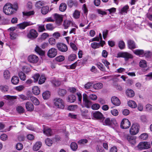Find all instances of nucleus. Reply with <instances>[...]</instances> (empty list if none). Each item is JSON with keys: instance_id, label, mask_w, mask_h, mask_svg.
I'll use <instances>...</instances> for the list:
<instances>
[{"instance_id": "1", "label": "nucleus", "mask_w": 152, "mask_h": 152, "mask_svg": "<svg viewBox=\"0 0 152 152\" xmlns=\"http://www.w3.org/2000/svg\"><path fill=\"white\" fill-rule=\"evenodd\" d=\"M18 4L15 3L13 4L11 3H7L3 7V12L6 15H11L15 11L17 10Z\"/></svg>"}, {"instance_id": "2", "label": "nucleus", "mask_w": 152, "mask_h": 152, "mask_svg": "<svg viewBox=\"0 0 152 152\" xmlns=\"http://www.w3.org/2000/svg\"><path fill=\"white\" fill-rule=\"evenodd\" d=\"M53 103L56 107L61 109L64 107V103L63 100L60 98H56L53 100Z\"/></svg>"}, {"instance_id": "3", "label": "nucleus", "mask_w": 152, "mask_h": 152, "mask_svg": "<svg viewBox=\"0 0 152 152\" xmlns=\"http://www.w3.org/2000/svg\"><path fill=\"white\" fill-rule=\"evenodd\" d=\"M138 149L140 150L148 149L151 147V145L150 142L144 141L140 142L137 146Z\"/></svg>"}, {"instance_id": "4", "label": "nucleus", "mask_w": 152, "mask_h": 152, "mask_svg": "<svg viewBox=\"0 0 152 152\" xmlns=\"http://www.w3.org/2000/svg\"><path fill=\"white\" fill-rule=\"evenodd\" d=\"M117 57L124 58L126 60H127L129 58H132L133 56L132 55L127 52H120L118 53Z\"/></svg>"}, {"instance_id": "5", "label": "nucleus", "mask_w": 152, "mask_h": 152, "mask_svg": "<svg viewBox=\"0 0 152 152\" xmlns=\"http://www.w3.org/2000/svg\"><path fill=\"white\" fill-rule=\"evenodd\" d=\"M139 131V125L137 124H133L130 129V133L132 135H135Z\"/></svg>"}, {"instance_id": "6", "label": "nucleus", "mask_w": 152, "mask_h": 152, "mask_svg": "<svg viewBox=\"0 0 152 152\" xmlns=\"http://www.w3.org/2000/svg\"><path fill=\"white\" fill-rule=\"evenodd\" d=\"M130 125V122L126 118L123 119L121 123V127L123 129H128Z\"/></svg>"}, {"instance_id": "7", "label": "nucleus", "mask_w": 152, "mask_h": 152, "mask_svg": "<svg viewBox=\"0 0 152 152\" xmlns=\"http://www.w3.org/2000/svg\"><path fill=\"white\" fill-rule=\"evenodd\" d=\"M83 102L85 106L88 108H90L91 104V103L88 99L87 95L86 94H83Z\"/></svg>"}, {"instance_id": "8", "label": "nucleus", "mask_w": 152, "mask_h": 152, "mask_svg": "<svg viewBox=\"0 0 152 152\" xmlns=\"http://www.w3.org/2000/svg\"><path fill=\"white\" fill-rule=\"evenodd\" d=\"M57 47L60 51L64 52H66L68 50V47L67 45L63 43H58L56 45Z\"/></svg>"}, {"instance_id": "9", "label": "nucleus", "mask_w": 152, "mask_h": 152, "mask_svg": "<svg viewBox=\"0 0 152 152\" xmlns=\"http://www.w3.org/2000/svg\"><path fill=\"white\" fill-rule=\"evenodd\" d=\"M38 36V34L37 32L34 29H31L27 35L28 38L32 39L36 38Z\"/></svg>"}, {"instance_id": "10", "label": "nucleus", "mask_w": 152, "mask_h": 152, "mask_svg": "<svg viewBox=\"0 0 152 152\" xmlns=\"http://www.w3.org/2000/svg\"><path fill=\"white\" fill-rule=\"evenodd\" d=\"M93 116L97 120H100L101 121H102L104 119L103 114L99 111H96L93 113Z\"/></svg>"}, {"instance_id": "11", "label": "nucleus", "mask_w": 152, "mask_h": 152, "mask_svg": "<svg viewBox=\"0 0 152 152\" xmlns=\"http://www.w3.org/2000/svg\"><path fill=\"white\" fill-rule=\"evenodd\" d=\"M57 51L56 49L54 48H52L48 52V56L51 58H54L57 54Z\"/></svg>"}, {"instance_id": "12", "label": "nucleus", "mask_w": 152, "mask_h": 152, "mask_svg": "<svg viewBox=\"0 0 152 152\" xmlns=\"http://www.w3.org/2000/svg\"><path fill=\"white\" fill-rule=\"evenodd\" d=\"M34 24V23H33L30 21H26L18 24L17 26H19L20 29H24L26 27Z\"/></svg>"}, {"instance_id": "13", "label": "nucleus", "mask_w": 152, "mask_h": 152, "mask_svg": "<svg viewBox=\"0 0 152 152\" xmlns=\"http://www.w3.org/2000/svg\"><path fill=\"white\" fill-rule=\"evenodd\" d=\"M116 124V121L115 119H111V120L108 118H106L104 120V124L108 126L115 125Z\"/></svg>"}, {"instance_id": "14", "label": "nucleus", "mask_w": 152, "mask_h": 152, "mask_svg": "<svg viewBox=\"0 0 152 152\" xmlns=\"http://www.w3.org/2000/svg\"><path fill=\"white\" fill-rule=\"evenodd\" d=\"M111 102L114 105L116 106H119L121 103L119 99L117 97L115 96H113L111 98Z\"/></svg>"}, {"instance_id": "15", "label": "nucleus", "mask_w": 152, "mask_h": 152, "mask_svg": "<svg viewBox=\"0 0 152 152\" xmlns=\"http://www.w3.org/2000/svg\"><path fill=\"white\" fill-rule=\"evenodd\" d=\"M28 60L30 62L35 63L38 62L39 58L36 55H32L28 56Z\"/></svg>"}, {"instance_id": "16", "label": "nucleus", "mask_w": 152, "mask_h": 152, "mask_svg": "<svg viewBox=\"0 0 152 152\" xmlns=\"http://www.w3.org/2000/svg\"><path fill=\"white\" fill-rule=\"evenodd\" d=\"M126 139L132 145H134L136 143V136L127 135Z\"/></svg>"}, {"instance_id": "17", "label": "nucleus", "mask_w": 152, "mask_h": 152, "mask_svg": "<svg viewBox=\"0 0 152 152\" xmlns=\"http://www.w3.org/2000/svg\"><path fill=\"white\" fill-rule=\"evenodd\" d=\"M54 18L56 20V22L58 24L61 23L63 21V17L62 15L55 14L54 15Z\"/></svg>"}, {"instance_id": "18", "label": "nucleus", "mask_w": 152, "mask_h": 152, "mask_svg": "<svg viewBox=\"0 0 152 152\" xmlns=\"http://www.w3.org/2000/svg\"><path fill=\"white\" fill-rule=\"evenodd\" d=\"M25 107L26 109L28 111H32L34 109L33 104L30 102H27L26 103Z\"/></svg>"}, {"instance_id": "19", "label": "nucleus", "mask_w": 152, "mask_h": 152, "mask_svg": "<svg viewBox=\"0 0 152 152\" xmlns=\"http://www.w3.org/2000/svg\"><path fill=\"white\" fill-rule=\"evenodd\" d=\"M43 133L47 136H50L51 135L52 132L50 129L46 127L44 125H43Z\"/></svg>"}, {"instance_id": "20", "label": "nucleus", "mask_w": 152, "mask_h": 152, "mask_svg": "<svg viewBox=\"0 0 152 152\" xmlns=\"http://www.w3.org/2000/svg\"><path fill=\"white\" fill-rule=\"evenodd\" d=\"M63 26L64 28L66 29L68 27L74 26V23L70 20H65L63 23Z\"/></svg>"}, {"instance_id": "21", "label": "nucleus", "mask_w": 152, "mask_h": 152, "mask_svg": "<svg viewBox=\"0 0 152 152\" xmlns=\"http://www.w3.org/2000/svg\"><path fill=\"white\" fill-rule=\"evenodd\" d=\"M127 44L128 48L130 49H134L136 48L135 42L132 40H128L127 41Z\"/></svg>"}, {"instance_id": "22", "label": "nucleus", "mask_w": 152, "mask_h": 152, "mask_svg": "<svg viewBox=\"0 0 152 152\" xmlns=\"http://www.w3.org/2000/svg\"><path fill=\"white\" fill-rule=\"evenodd\" d=\"M133 52L136 55L140 56H143L144 53V51L142 50L137 49L134 50Z\"/></svg>"}, {"instance_id": "23", "label": "nucleus", "mask_w": 152, "mask_h": 152, "mask_svg": "<svg viewBox=\"0 0 152 152\" xmlns=\"http://www.w3.org/2000/svg\"><path fill=\"white\" fill-rule=\"evenodd\" d=\"M49 7L48 6L43 7L41 9V12L44 15L46 14L49 11Z\"/></svg>"}, {"instance_id": "24", "label": "nucleus", "mask_w": 152, "mask_h": 152, "mask_svg": "<svg viewBox=\"0 0 152 152\" xmlns=\"http://www.w3.org/2000/svg\"><path fill=\"white\" fill-rule=\"evenodd\" d=\"M42 145V143L40 142H37L33 147V150L34 151H37L38 150Z\"/></svg>"}, {"instance_id": "25", "label": "nucleus", "mask_w": 152, "mask_h": 152, "mask_svg": "<svg viewBox=\"0 0 152 152\" xmlns=\"http://www.w3.org/2000/svg\"><path fill=\"white\" fill-rule=\"evenodd\" d=\"M32 92L34 95H37L40 93V90L39 87L34 86L33 87Z\"/></svg>"}, {"instance_id": "26", "label": "nucleus", "mask_w": 152, "mask_h": 152, "mask_svg": "<svg viewBox=\"0 0 152 152\" xmlns=\"http://www.w3.org/2000/svg\"><path fill=\"white\" fill-rule=\"evenodd\" d=\"M126 95L129 97H133L135 94L134 91L131 89H128L126 91Z\"/></svg>"}, {"instance_id": "27", "label": "nucleus", "mask_w": 152, "mask_h": 152, "mask_svg": "<svg viewBox=\"0 0 152 152\" xmlns=\"http://www.w3.org/2000/svg\"><path fill=\"white\" fill-rule=\"evenodd\" d=\"M57 92L58 95L61 96H64L66 93V90L61 88H59Z\"/></svg>"}, {"instance_id": "28", "label": "nucleus", "mask_w": 152, "mask_h": 152, "mask_svg": "<svg viewBox=\"0 0 152 152\" xmlns=\"http://www.w3.org/2000/svg\"><path fill=\"white\" fill-rule=\"evenodd\" d=\"M45 5L44 2L42 1H39L36 2L35 6L38 9H40L41 7Z\"/></svg>"}, {"instance_id": "29", "label": "nucleus", "mask_w": 152, "mask_h": 152, "mask_svg": "<svg viewBox=\"0 0 152 152\" xmlns=\"http://www.w3.org/2000/svg\"><path fill=\"white\" fill-rule=\"evenodd\" d=\"M3 76L5 79H8L10 77V71L8 70H5L3 73Z\"/></svg>"}, {"instance_id": "30", "label": "nucleus", "mask_w": 152, "mask_h": 152, "mask_svg": "<svg viewBox=\"0 0 152 152\" xmlns=\"http://www.w3.org/2000/svg\"><path fill=\"white\" fill-rule=\"evenodd\" d=\"M19 80L18 77L16 76L13 77L11 79V82L14 85L17 84L19 82Z\"/></svg>"}, {"instance_id": "31", "label": "nucleus", "mask_w": 152, "mask_h": 152, "mask_svg": "<svg viewBox=\"0 0 152 152\" xmlns=\"http://www.w3.org/2000/svg\"><path fill=\"white\" fill-rule=\"evenodd\" d=\"M67 5L64 3H61L59 6V10L61 12H64L66 9Z\"/></svg>"}, {"instance_id": "32", "label": "nucleus", "mask_w": 152, "mask_h": 152, "mask_svg": "<svg viewBox=\"0 0 152 152\" xmlns=\"http://www.w3.org/2000/svg\"><path fill=\"white\" fill-rule=\"evenodd\" d=\"M35 50V51L40 55L43 56L45 54V52L38 46H36Z\"/></svg>"}, {"instance_id": "33", "label": "nucleus", "mask_w": 152, "mask_h": 152, "mask_svg": "<svg viewBox=\"0 0 152 152\" xmlns=\"http://www.w3.org/2000/svg\"><path fill=\"white\" fill-rule=\"evenodd\" d=\"M30 100L34 105H37L39 104V101L35 97L33 96H31L30 97Z\"/></svg>"}, {"instance_id": "34", "label": "nucleus", "mask_w": 152, "mask_h": 152, "mask_svg": "<svg viewBox=\"0 0 152 152\" xmlns=\"http://www.w3.org/2000/svg\"><path fill=\"white\" fill-rule=\"evenodd\" d=\"M76 97L73 95H71L68 96V101L70 102H73L76 100Z\"/></svg>"}, {"instance_id": "35", "label": "nucleus", "mask_w": 152, "mask_h": 152, "mask_svg": "<svg viewBox=\"0 0 152 152\" xmlns=\"http://www.w3.org/2000/svg\"><path fill=\"white\" fill-rule=\"evenodd\" d=\"M129 106L132 108H135L137 107V104L134 101L132 100H130L128 102Z\"/></svg>"}, {"instance_id": "36", "label": "nucleus", "mask_w": 152, "mask_h": 152, "mask_svg": "<svg viewBox=\"0 0 152 152\" xmlns=\"http://www.w3.org/2000/svg\"><path fill=\"white\" fill-rule=\"evenodd\" d=\"M18 75L20 79L23 81H24L26 79V76L25 74L23 72L21 71L19 72Z\"/></svg>"}, {"instance_id": "37", "label": "nucleus", "mask_w": 152, "mask_h": 152, "mask_svg": "<svg viewBox=\"0 0 152 152\" xmlns=\"http://www.w3.org/2000/svg\"><path fill=\"white\" fill-rule=\"evenodd\" d=\"M42 97L44 99H48L50 96V93L48 91H46L42 94Z\"/></svg>"}, {"instance_id": "38", "label": "nucleus", "mask_w": 152, "mask_h": 152, "mask_svg": "<svg viewBox=\"0 0 152 152\" xmlns=\"http://www.w3.org/2000/svg\"><path fill=\"white\" fill-rule=\"evenodd\" d=\"M118 46L121 49H123L125 48V45L123 41L121 40L119 42Z\"/></svg>"}, {"instance_id": "39", "label": "nucleus", "mask_w": 152, "mask_h": 152, "mask_svg": "<svg viewBox=\"0 0 152 152\" xmlns=\"http://www.w3.org/2000/svg\"><path fill=\"white\" fill-rule=\"evenodd\" d=\"M16 110L19 113H22L24 112V109L21 106H18L16 107Z\"/></svg>"}, {"instance_id": "40", "label": "nucleus", "mask_w": 152, "mask_h": 152, "mask_svg": "<svg viewBox=\"0 0 152 152\" xmlns=\"http://www.w3.org/2000/svg\"><path fill=\"white\" fill-rule=\"evenodd\" d=\"M38 31L39 32H42L45 30L44 25L38 24L37 25Z\"/></svg>"}, {"instance_id": "41", "label": "nucleus", "mask_w": 152, "mask_h": 152, "mask_svg": "<svg viewBox=\"0 0 152 152\" xmlns=\"http://www.w3.org/2000/svg\"><path fill=\"white\" fill-rule=\"evenodd\" d=\"M96 65L98 68L102 71L104 72L105 71V68L103 64L100 62L98 63Z\"/></svg>"}, {"instance_id": "42", "label": "nucleus", "mask_w": 152, "mask_h": 152, "mask_svg": "<svg viewBox=\"0 0 152 152\" xmlns=\"http://www.w3.org/2000/svg\"><path fill=\"white\" fill-rule=\"evenodd\" d=\"M96 149L97 152H105L103 148L99 145H97Z\"/></svg>"}, {"instance_id": "43", "label": "nucleus", "mask_w": 152, "mask_h": 152, "mask_svg": "<svg viewBox=\"0 0 152 152\" xmlns=\"http://www.w3.org/2000/svg\"><path fill=\"white\" fill-rule=\"evenodd\" d=\"M23 15L26 16H30L33 15L34 14V11H31L29 12H23Z\"/></svg>"}, {"instance_id": "44", "label": "nucleus", "mask_w": 152, "mask_h": 152, "mask_svg": "<svg viewBox=\"0 0 152 152\" xmlns=\"http://www.w3.org/2000/svg\"><path fill=\"white\" fill-rule=\"evenodd\" d=\"M77 58V56L75 54H71L69 55L68 58V60L69 61H72L74 60Z\"/></svg>"}, {"instance_id": "45", "label": "nucleus", "mask_w": 152, "mask_h": 152, "mask_svg": "<svg viewBox=\"0 0 152 152\" xmlns=\"http://www.w3.org/2000/svg\"><path fill=\"white\" fill-rule=\"evenodd\" d=\"M48 42L49 44L52 45H54L56 43V40L53 38H50L48 39Z\"/></svg>"}, {"instance_id": "46", "label": "nucleus", "mask_w": 152, "mask_h": 152, "mask_svg": "<svg viewBox=\"0 0 152 152\" xmlns=\"http://www.w3.org/2000/svg\"><path fill=\"white\" fill-rule=\"evenodd\" d=\"M71 148L73 151H76L77 148V144L75 142H72L70 145Z\"/></svg>"}, {"instance_id": "47", "label": "nucleus", "mask_w": 152, "mask_h": 152, "mask_svg": "<svg viewBox=\"0 0 152 152\" xmlns=\"http://www.w3.org/2000/svg\"><path fill=\"white\" fill-rule=\"evenodd\" d=\"M46 27L47 29L50 31L53 30L55 28L53 25L51 23L46 25Z\"/></svg>"}, {"instance_id": "48", "label": "nucleus", "mask_w": 152, "mask_h": 152, "mask_svg": "<svg viewBox=\"0 0 152 152\" xmlns=\"http://www.w3.org/2000/svg\"><path fill=\"white\" fill-rule=\"evenodd\" d=\"M103 87V85L101 83H97L95 84L94 86V88L96 89L101 88Z\"/></svg>"}, {"instance_id": "49", "label": "nucleus", "mask_w": 152, "mask_h": 152, "mask_svg": "<svg viewBox=\"0 0 152 152\" xmlns=\"http://www.w3.org/2000/svg\"><path fill=\"white\" fill-rule=\"evenodd\" d=\"M139 65L141 67H146L147 66L146 61L145 60H141L139 63Z\"/></svg>"}, {"instance_id": "50", "label": "nucleus", "mask_w": 152, "mask_h": 152, "mask_svg": "<svg viewBox=\"0 0 152 152\" xmlns=\"http://www.w3.org/2000/svg\"><path fill=\"white\" fill-rule=\"evenodd\" d=\"M46 80L45 77L44 75H42L39 78V84H42L44 83Z\"/></svg>"}, {"instance_id": "51", "label": "nucleus", "mask_w": 152, "mask_h": 152, "mask_svg": "<svg viewBox=\"0 0 152 152\" xmlns=\"http://www.w3.org/2000/svg\"><path fill=\"white\" fill-rule=\"evenodd\" d=\"M91 47L94 49L100 47V44L98 43L93 42L91 44Z\"/></svg>"}, {"instance_id": "52", "label": "nucleus", "mask_w": 152, "mask_h": 152, "mask_svg": "<svg viewBox=\"0 0 152 152\" xmlns=\"http://www.w3.org/2000/svg\"><path fill=\"white\" fill-rule=\"evenodd\" d=\"M148 137V134L145 133H143L140 136V138L142 140H145Z\"/></svg>"}, {"instance_id": "53", "label": "nucleus", "mask_w": 152, "mask_h": 152, "mask_svg": "<svg viewBox=\"0 0 152 152\" xmlns=\"http://www.w3.org/2000/svg\"><path fill=\"white\" fill-rule=\"evenodd\" d=\"M64 57L63 56H60L56 58V60L58 62H61L64 60Z\"/></svg>"}, {"instance_id": "54", "label": "nucleus", "mask_w": 152, "mask_h": 152, "mask_svg": "<svg viewBox=\"0 0 152 152\" xmlns=\"http://www.w3.org/2000/svg\"><path fill=\"white\" fill-rule=\"evenodd\" d=\"M129 8V7L126 5L121 10V12L123 13L124 12L126 13L127 10Z\"/></svg>"}, {"instance_id": "55", "label": "nucleus", "mask_w": 152, "mask_h": 152, "mask_svg": "<svg viewBox=\"0 0 152 152\" xmlns=\"http://www.w3.org/2000/svg\"><path fill=\"white\" fill-rule=\"evenodd\" d=\"M80 16V12L76 10L73 14V17L76 19L79 18Z\"/></svg>"}, {"instance_id": "56", "label": "nucleus", "mask_w": 152, "mask_h": 152, "mask_svg": "<svg viewBox=\"0 0 152 152\" xmlns=\"http://www.w3.org/2000/svg\"><path fill=\"white\" fill-rule=\"evenodd\" d=\"M4 99H7L12 100L15 99L17 98L16 96H11L9 95L5 96H4Z\"/></svg>"}, {"instance_id": "57", "label": "nucleus", "mask_w": 152, "mask_h": 152, "mask_svg": "<svg viewBox=\"0 0 152 152\" xmlns=\"http://www.w3.org/2000/svg\"><path fill=\"white\" fill-rule=\"evenodd\" d=\"M152 53L149 51H144L143 56H144L146 58H148L151 57L152 55Z\"/></svg>"}, {"instance_id": "58", "label": "nucleus", "mask_w": 152, "mask_h": 152, "mask_svg": "<svg viewBox=\"0 0 152 152\" xmlns=\"http://www.w3.org/2000/svg\"><path fill=\"white\" fill-rule=\"evenodd\" d=\"M88 142V140L86 139H83L80 140L78 141L77 143L78 144H84L87 143Z\"/></svg>"}, {"instance_id": "59", "label": "nucleus", "mask_w": 152, "mask_h": 152, "mask_svg": "<svg viewBox=\"0 0 152 152\" xmlns=\"http://www.w3.org/2000/svg\"><path fill=\"white\" fill-rule=\"evenodd\" d=\"M100 107V105L97 103L94 104L91 106L92 109L94 110H97Z\"/></svg>"}, {"instance_id": "60", "label": "nucleus", "mask_w": 152, "mask_h": 152, "mask_svg": "<svg viewBox=\"0 0 152 152\" xmlns=\"http://www.w3.org/2000/svg\"><path fill=\"white\" fill-rule=\"evenodd\" d=\"M49 36V35L48 33H44L41 35L40 38L41 40H45L47 37H48Z\"/></svg>"}, {"instance_id": "61", "label": "nucleus", "mask_w": 152, "mask_h": 152, "mask_svg": "<svg viewBox=\"0 0 152 152\" xmlns=\"http://www.w3.org/2000/svg\"><path fill=\"white\" fill-rule=\"evenodd\" d=\"M45 142L46 144L48 146H51L53 143L52 141L49 138L45 140Z\"/></svg>"}, {"instance_id": "62", "label": "nucleus", "mask_w": 152, "mask_h": 152, "mask_svg": "<svg viewBox=\"0 0 152 152\" xmlns=\"http://www.w3.org/2000/svg\"><path fill=\"white\" fill-rule=\"evenodd\" d=\"M77 107V105H70L68 106V109L69 110L73 111Z\"/></svg>"}, {"instance_id": "63", "label": "nucleus", "mask_w": 152, "mask_h": 152, "mask_svg": "<svg viewBox=\"0 0 152 152\" xmlns=\"http://www.w3.org/2000/svg\"><path fill=\"white\" fill-rule=\"evenodd\" d=\"M10 39H12L13 40L15 39L17 36V34L16 33L13 32H11L10 33Z\"/></svg>"}, {"instance_id": "64", "label": "nucleus", "mask_w": 152, "mask_h": 152, "mask_svg": "<svg viewBox=\"0 0 152 152\" xmlns=\"http://www.w3.org/2000/svg\"><path fill=\"white\" fill-rule=\"evenodd\" d=\"M111 114L114 116H116L118 114V110L115 109H113L111 111Z\"/></svg>"}]
</instances>
